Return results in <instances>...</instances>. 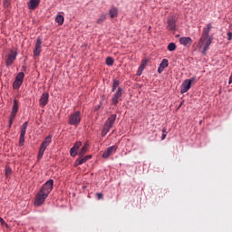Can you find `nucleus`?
<instances>
[{
	"instance_id": "nucleus-1",
	"label": "nucleus",
	"mask_w": 232,
	"mask_h": 232,
	"mask_svg": "<svg viewBox=\"0 0 232 232\" xmlns=\"http://www.w3.org/2000/svg\"><path fill=\"white\" fill-rule=\"evenodd\" d=\"M52 189H53V179H49L44 184L40 191L36 194L34 206L37 208H39V206H43L46 198H48V195L52 193Z\"/></svg>"
},
{
	"instance_id": "nucleus-2",
	"label": "nucleus",
	"mask_w": 232,
	"mask_h": 232,
	"mask_svg": "<svg viewBox=\"0 0 232 232\" xmlns=\"http://www.w3.org/2000/svg\"><path fill=\"white\" fill-rule=\"evenodd\" d=\"M50 144H52V135H48L44 140L38 152V160L43 159V155H44V151H46V149L50 146Z\"/></svg>"
},
{
	"instance_id": "nucleus-3",
	"label": "nucleus",
	"mask_w": 232,
	"mask_h": 232,
	"mask_svg": "<svg viewBox=\"0 0 232 232\" xmlns=\"http://www.w3.org/2000/svg\"><path fill=\"white\" fill-rule=\"evenodd\" d=\"M81 111H77L70 115L69 124L71 126H79V124L81 123Z\"/></svg>"
},
{
	"instance_id": "nucleus-4",
	"label": "nucleus",
	"mask_w": 232,
	"mask_h": 232,
	"mask_svg": "<svg viewBox=\"0 0 232 232\" xmlns=\"http://www.w3.org/2000/svg\"><path fill=\"white\" fill-rule=\"evenodd\" d=\"M17 111H19V102L17 100H14L13 109L9 120V128H12V124H14V121L15 119V116L17 115Z\"/></svg>"
},
{
	"instance_id": "nucleus-5",
	"label": "nucleus",
	"mask_w": 232,
	"mask_h": 232,
	"mask_svg": "<svg viewBox=\"0 0 232 232\" xmlns=\"http://www.w3.org/2000/svg\"><path fill=\"white\" fill-rule=\"evenodd\" d=\"M192 82H195V77L185 80L180 86V93H186L189 92Z\"/></svg>"
},
{
	"instance_id": "nucleus-6",
	"label": "nucleus",
	"mask_w": 232,
	"mask_h": 232,
	"mask_svg": "<svg viewBox=\"0 0 232 232\" xmlns=\"http://www.w3.org/2000/svg\"><path fill=\"white\" fill-rule=\"evenodd\" d=\"M28 128V121L23 123L20 130L19 145L24 146V136L26 135V129Z\"/></svg>"
},
{
	"instance_id": "nucleus-7",
	"label": "nucleus",
	"mask_w": 232,
	"mask_h": 232,
	"mask_svg": "<svg viewBox=\"0 0 232 232\" xmlns=\"http://www.w3.org/2000/svg\"><path fill=\"white\" fill-rule=\"evenodd\" d=\"M122 88L119 87L117 92L114 93L113 97L111 98V104L113 106H117L119 104V101H122Z\"/></svg>"
},
{
	"instance_id": "nucleus-8",
	"label": "nucleus",
	"mask_w": 232,
	"mask_h": 232,
	"mask_svg": "<svg viewBox=\"0 0 232 232\" xmlns=\"http://www.w3.org/2000/svg\"><path fill=\"white\" fill-rule=\"evenodd\" d=\"M41 44H43V41L41 40V38H37L35 45H34V57H39V55H41V51L43 50V47L41 46Z\"/></svg>"
},
{
	"instance_id": "nucleus-9",
	"label": "nucleus",
	"mask_w": 232,
	"mask_h": 232,
	"mask_svg": "<svg viewBox=\"0 0 232 232\" xmlns=\"http://www.w3.org/2000/svg\"><path fill=\"white\" fill-rule=\"evenodd\" d=\"M15 59H17V53L14 50H11L10 53L7 56L6 66H12Z\"/></svg>"
},
{
	"instance_id": "nucleus-10",
	"label": "nucleus",
	"mask_w": 232,
	"mask_h": 232,
	"mask_svg": "<svg viewBox=\"0 0 232 232\" xmlns=\"http://www.w3.org/2000/svg\"><path fill=\"white\" fill-rule=\"evenodd\" d=\"M117 145L109 147L103 153L102 159H108L111 155H113L117 151Z\"/></svg>"
},
{
	"instance_id": "nucleus-11",
	"label": "nucleus",
	"mask_w": 232,
	"mask_h": 232,
	"mask_svg": "<svg viewBox=\"0 0 232 232\" xmlns=\"http://www.w3.org/2000/svg\"><path fill=\"white\" fill-rule=\"evenodd\" d=\"M167 23L169 30H177V18L175 16H170L169 18H168Z\"/></svg>"
},
{
	"instance_id": "nucleus-12",
	"label": "nucleus",
	"mask_w": 232,
	"mask_h": 232,
	"mask_svg": "<svg viewBox=\"0 0 232 232\" xmlns=\"http://www.w3.org/2000/svg\"><path fill=\"white\" fill-rule=\"evenodd\" d=\"M50 99V94L48 92H44L39 100L40 106L44 108L46 104H48V101Z\"/></svg>"
},
{
	"instance_id": "nucleus-13",
	"label": "nucleus",
	"mask_w": 232,
	"mask_h": 232,
	"mask_svg": "<svg viewBox=\"0 0 232 232\" xmlns=\"http://www.w3.org/2000/svg\"><path fill=\"white\" fill-rule=\"evenodd\" d=\"M117 119V114L111 115L110 118L106 121L104 126L111 130L113 128V124H115V121Z\"/></svg>"
},
{
	"instance_id": "nucleus-14",
	"label": "nucleus",
	"mask_w": 232,
	"mask_h": 232,
	"mask_svg": "<svg viewBox=\"0 0 232 232\" xmlns=\"http://www.w3.org/2000/svg\"><path fill=\"white\" fill-rule=\"evenodd\" d=\"M90 159H92V155H87L85 157L80 156V158H78L75 160V163H74L75 168H77V166H81L82 164H84V162H86L87 160H90Z\"/></svg>"
},
{
	"instance_id": "nucleus-15",
	"label": "nucleus",
	"mask_w": 232,
	"mask_h": 232,
	"mask_svg": "<svg viewBox=\"0 0 232 232\" xmlns=\"http://www.w3.org/2000/svg\"><path fill=\"white\" fill-rule=\"evenodd\" d=\"M179 43L183 44V46L189 48L191 44H193V40L190 37H181L179 38Z\"/></svg>"
},
{
	"instance_id": "nucleus-16",
	"label": "nucleus",
	"mask_w": 232,
	"mask_h": 232,
	"mask_svg": "<svg viewBox=\"0 0 232 232\" xmlns=\"http://www.w3.org/2000/svg\"><path fill=\"white\" fill-rule=\"evenodd\" d=\"M168 66H169V62L168 61V59H163L158 67V73H162V72H164V69L168 68Z\"/></svg>"
},
{
	"instance_id": "nucleus-17",
	"label": "nucleus",
	"mask_w": 232,
	"mask_h": 232,
	"mask_svg": "<svg viewBox=\"0 0 232 232\" xmlns=\"http://www.w3.org/2000/svg\"><path fill=\"white\" fill-rule=\"evenodd\" d=\"M39 3H41V0H30L28 3L29 10H35L39 6Z\"/></svg>"
},
{
	"instance_id": "nucleus-18",
	"label": "nucleus",
	"mask_w": 232,
	"mask_h": 232,
	"mask_svg": "<svg viewBox=\"0 0 232 232\" xmlns=\"http://www.w3.org/2000/svg\"><path fill=\"white\" fill-rule=\"evenodd\" d=\"M88 146H90V143L86 141L83 145L82 148L80 150L78 155L80 157H84V155L88 152Z\"/></svg>"
},
{
	"instance_id": "nucleus-19",
	"label": "nucleus",
	"mask_w": 232,
	"mask_h": 232,
	"mask_svg": "<svg viewBox=\"0 0 232 232\" xmlns=\"http://www.w3.org/2000/svg\"><path fill=\"white\" fill-rule=\"evenodd\" d=\"M109 14L111 19H113V17H117V15H119V9H117L116 7H112L109 11Z\"/></svg>"
},
{
	"instance_id": "nucleus-20",
	"label": "nucleus",
	"mask_w": 232,
	"mask_h": 232,
	"mask_svg": "<svg viewBox=\"0 0 232 232\" xmlns=\"http://www.w3.org/2000/svg\"><path fill=\"white\" fill-rule=\"evenodd\" d=\"M212 28H213V26L211 25V24H208L207 25V27H204V29H203V34L209 37V32H211Z\"/></svg>"
},
{
	"instance_id": "nucleus-21",
	"label": "nucleus",
	"mask_w": 232,
	"mask_h": 232,
	"mask_svg": "<svg viewBox=\"0 0 232 232\" xmlns=\"http://www.w3.org/2000/svg\"><path fill=\"white\" fill-rule=\"evenodd\" d=\"M55 22L61 26L64 24V16L58 14L55 18Z\"/></svg>"
},
{
	"instance_id": "nucleus-22",
	"label": "nucleus",
	"mask_w": 232,
	"mask_h": 232,
	"mask_svg": "<svg viewBox=\"0 0 232 232\" xmlns=\"http://www.w3.org/2000/svg\"><path fill=\"white\" fill-rule=\"evenodd\" d=\"M209 46H211V38H208L203 47V53H206L209 50Z\"/></svg>"
},
{
	"instance_id": "nucleus-23",
	"label": "nucleus",
	"mask_w": 232,
	"mask_h": 232,
	"mask_svg": "<svg viewBox=\"0 0 232 232\" xmlns=\"http://www.w3.org/2000/svg\"><path fill=\"white\" fill-rule=\"evenodd\" d=\"M208 37H209V36H208V35H206V34H202V35H201V38L199 39V42H198V46H199V48H202V46H204V43L206 42V40L208 39Z\"/></svg>"
},
{
	"instance_id": "nucleus-24",
	"label": "nucleus",
	"mask_w": 232,
	"mask_h": 232,
	"mask_svg": "<svg viewBox=\"0 0 232 232\" xmlns=\"http://www.w3.org/2000/svg\"><path fill=\"white\" fill-rule=\"evenodd\" d=\"M119 84H121V82L117 79H114L113 83H112L111 92H115V90H117V88H119Z\"/></svg>"
},
{
	"instance_id": "nucleus-25",
	"label": "nucleus",
	"mask_w": 232,
	"mask_h": 232,
	"mask_svg": "<svg viewBox=\"0 0 232 232\" xmlns=\"http://www.w3.org/2000/svg\"><path fill=\"white\" fill-rule=\"evenodd\" d=\"M24 79V72H19L15 77V81H18L19 82H22V83Z\"/></svg>"
},
{
	"instance_id": "nucleus-26",
	"label": "nucleus",
	"mask_w": 232,
	"mask_h": 232,
	"mask_svg": "<svg viewBox=\"0 0 232 232\" xmlns=\"http://www.w3.org/2000/svg\"><path fill=\"white\" fill-rule=\"evenodd\" d=\"M167 48L169 52H175L177 50V44H175V43H170Z\"/></svg>"
},
{
	"instance_id": "nucleus-27",
	"label": "nucleus",
	"mask_w": 232,
	"mask_h": 232,
	"mask_svg": "<svg viewBox=\"0 0 232 232\" xmlns=\"http://www.w3.org/2000/svg\"><path fill=\"white\" fill-rule=\"evenodd\" d=\"M21 84H23V82H18L17 80H15L13 83V88L14 90H19V88H21Z\"/></svg>"
},
{
	"instance_id": "nucleus-28",
	"label": "nucleus",
	"mask_w": 232,
	"mask_h": 232,
	"mask_svg": "<svg viewBox=\"0 0 232 232\" xmlns=\"http://www.w3.org/2000/svg\"><path fill=\"white\" fill-rule=\"evenodd\" d=\"M110 128L106 127L104 125L102 130V137H106V135H108V133L110 132Z\"/></svg>"
},
{
	"instance_id": "nucleus-29",
	"label": "nucleus",
	"mask_w": 232,
	"mask_h": 232,
	"mask_svg": "<svg viewBox=\"0 0 232 232\" xmlns=\"http://www.w3.org/2000/svg\"><path fill=\"white\" fill-rule=\"evenodd\" d=\"M113 63H114L113 58L107 57V59H106V65L107 66H113Z\"/></svg>"
},
{
	"instance_id": "nucleus-30",
	"label": "nucleus",
	"mask_w": 232,
	"mask_h": 232,
	"mask_svg": "<svg viewBox=\"0 0 232 232\" xmlns=\"http://www.w3.org/2000/svg\"><path fill=\"white\" fill-rule=\"evenodd\" d=\"M104 21H106V14H102L97 20V23L98 24H102V23H104Z\"/></svg>"
},
{
	"instance_id": "nucleus-31",
	"label": "nucleus",
	"mask_w": 232,
	"mask_h": 232,
	"mask_svg": "<svg viewBox=\"0 0 232 232\" xmlns=\"http://www.w3.org/2000/svg\"><path fill=\"white\" fill-rule=\"evenodd\" d=\"M145 66H146V62H144L143 64H141V65L140 66V68H139V70H138V73H137L138 75H141L142 71L144 70Z\"/></svg>"
},
{
	"instance_id": "nucleus-32",
	"label": "nucleus",
	"mask_w": 232,
	"mask_h": 232,
	"mask_svg": "<svg viewBox=\"0 0 232 232\" xmlns=\"http://www.w3.org/2000/svg\"><path fill=\"white\" fill-rule=\"evenodd\" d=\"M71 157H77V150L74 149L73 147L70 150Z\"/></svg>"
},
{
	"instance_id": "nucleus-33",
	"label": "nucleus",
	"mask_w": 232,
	"mask_h": 232,
	"mask_svg": "<svg viewBox=\"0 0 232 232\" xmlns=\"http://www.w3.org/2000/svg\"><path fill=\"white\" fill-rule=\"evenodd\" d=\"M81 146H82V142L81 141H77L74 145H73V149L74 150H79L81 148Z\"/></svg>"
},
{
	"instance_id": "nucleus-34",
	"label": "nucleus",
	"mask_w": 232,
	"mask_h": 232,
	"mask_svg": "<svg viewBox=\"0 0 232 232\" xmlns=\"http://www.w3.org/2000/svg\"><path fill=\"white\" fill-rule=\"evenodd\" d=\"M12 175V169L10 167L5 168V176Z\"/></svg>"
},
{
	"instance_id": "nucleus-35",
	"label": "nucleus",
	"mask_w": 232,
	"mask_h": 232,
	"mask_svg": "<svg viewBox=\"0 0 232 232\" xmlns=\"http://www.w3.org/2000/svg\"><path fill=\"white\" fill-rule=\"evenodd\" d=\"M96 197H97L98 200H102L104 196L102 195V193H97Z\"/></svg>"
},
{
	"instance_id": "nucleus-36",
	"label": "nucleus",
	"mask_w": 232,
	"mask_h": 232,
	"mask_svg": "<svg viewBox=\"0 0 232 232\" xmlns=\"http://www.w3.org/2000/svg\"><path fill=\"white\" fill-rule=\"evenodd\" d=\"M227 37H228V41L232 40V33L231 32L227 33Z\"/></svg>"
},
{
	"instance_id": "nucleus-37",
	"label": "nucleus",
	"mask_w": 232,
	"mask_h": 232,
	"mask_svg": "<svg viewBox=\"0 0 232 232\" xmlns=\"http://www.w3.org/2000/svg\"><path fill=\"white\" fill-rule=\"evenodd\" d=\"M166 137H167V134L163 133L162 136H161V140H164V139H166Z\"/></svg>"
},
{
	"instance_id": "nucleus-38",
	"label": "nucleus",
	"mask_w": 232,
	"mask_h": 232,
	"mask_svg": "<svg viewBox=\"0 0 232 232\" xmlns=\"http://www.w3.org/2000/svg\"><path fill=\"white\" fill-rule=\"evenodd\" d=\"M0 223L3 225V224H6L5 222V219H3V218H0Z\"/></svg>"
},
{
	"instance_id": "nucleus-39",
	"label": "nucleus",
	"mask_w": 232,
	"mask_h": 232,
	"mask_svg": "<svg viewBox=\"0 0 232 232\" xmlns=\"http://www.w3.org/2000/svg\"><path fill=\"white\" fill-rule=\"evenodd\" d=\"M166 131H167V129H166V128H163V129H162V133H167Z\"/></svg>"
},
{
	"instance_id": "nucleus-40",
	"label": "nucleus",
	"mask_w": 232,
	"mask_h": 232,
	"mask_svg": "<svg viewBox=\"0 0 232 232\" xmlns=\"http://www.w3.org/2000/svg\"><path fill=\"white\" fill-rule=\"evenodd\" d=\"M3 75V70L0 68V77Z\"/></svg>"
}]
</instances>
